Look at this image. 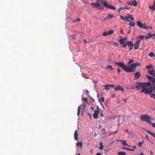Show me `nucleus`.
Instances as JSON below:
<instances>
[{
  "mask_svg": "<svg viewBox=\"0 0 155 155\" xmlns=\"http://www.w3.org/2000/svg\"><path fill=\"white\" fill-rule=\"evenodd\" d=\"M150 82L147 83L138 82L134 85L132 87V89H137V90H142L140 92V93H144L145 94H150L153 91L152 87Z\"/></svg>",
  "mask_w": 155,
  "mask_h": 155,
  "instance_id": "1",
  "label": "nucleus"
},
{
  "mask_svg": "<svg viewBox=\"0 0 155 155\" xmlns=\"http://www.w3.org/2000/svg\"><path fill=\"white\" fill-rule=\"evenodd\" d=\"M140 119L148 123L149 124H151V118L148 115L143 114L142 115L140 116Z\"/></svg>",
  "mask_w": 155,
  "mask_h": 155,
  "instance_id": "2",
  "label": "nucleus"
},
{
  "mask_svg": "<svg viewBox=\"0 0 155 155\" xmlns=\"http://www.w3.org/2000/svg\"><path fill=\"white\" fill-rule=\"evenodd\" d=\"M134 18L129 14H127V21L129 22V25L132 26H134L135 22L134 21Z\"/></svg>",
  "mask_w": 155,
  "mask_h": 155,
  "instance_id": "3",
  "label": "nucleus"
},
{
  "mask_svg": "<svg viewBox=\"0 0 155 155\" xmlns=\"http://www.w3.org/2000/svg\"><path fill=\"white\" fill-rule=\"evenodd\" d=\"M137 24L139 27L141 28L146 29L149 28L148 27L146 26V24H143L140 21H137Z\"/></svg>",
  "mask_w": 155,
  "mask_h": 155,
  "instance_id": "4",
  "label": "nucleus"
},
{
  "mask_svg": "<svg viewBox=\"0 0 155 155\" xmlns=\"http://www.w3.org/2000/svg\"><path fill=\"white\" fill-rule=\"evenodd\" d=\"M115 64L119 67L122 68L125 71H126V65H125L123 63L121 62H114Z\"/></svg>",
  "mask_w": 155,
  "mask_h": 155,
  "instance_id": "5",
  "label": "nucleus"
},
{
  "mask_svg": "<svg viewBox=\"0 0 155 155\" xmlns=\"http://www.w3.org/2000/svg\"><path fill=\"white\" fill-rule=\"evenodd\" d=\"M126 37H125L124 38L120 39L119 40V41L120 44L124 48L126 47Z\"/></svg>",
  "mask_w": 155,
  "mask_h": 155,
  "instance_id": "6",
  "label": "nucleus"
},
{
  "mask_svg": "<svg viewBox=\"0 0 155 155\" xmlns=\"http://www.w3.org/2000/svg\"><path fill=\"white\" fill-rule=\"evenodd\" d=\"M127 5H133L136 6L137 4V2L136 0L130 1L129 2H127Z\"/></svg>",
  "mask_w": 155,
  "mask_h": 155,
  "instance_id": "7",
  "label": "nucleus"
},
{
  "mask_svg": "<svg viewBox=\"0 0 155 155\" xmlns=\"http://www.w3.org/2000/svg\"><path fill=\"white\" fill-rule=\"evenodd\" d=\"M94 113L93 114V117L95 119H97L98 117V114L99 113V107L97 106V109L94 110Z\"/></svg>",
  "mask_w": 155,
  "mask_h": 155,
  "instance_id": "8",
  "label": "nucleus"
},
{
  "mask_svg": "<svg viewBox=\"0 0 155 155\" xmlns=\"http://www.w3.org/2000/svg\"><path fill=\"white\" fill-rule=\"evenodd\" d=\"M108 3L107 2H106V3L104 4V6L107 8H109L111 9L114 10L116 9V8L114 6L110 5H108Z\"/></svg>",
  "mask_w": 155,
  "mask_h": 155,
  "instance_id": "9",
  "label": "nucleus"
},
{
  "mask_svg": "<svg viewBox=\"0 0 155 155\" xmlns=\"http://www.w3.org/2000/svg\"><path fill=\"white\" fill-rule=\"evenodd\" d=\"M137 66H141V64L140 63L137 62L133 63L130 65H128V67H130L134 70L136 68Z\"/></svg>",
  "mask_w": 155,
  "mask_h": 155,
  "instance_id": "10",
  "label": "nucleus"
},
{
  "mask_svg": "<svg viewBox=\"0 0 155 155\" xmlns=\"http://www.w3.org/2000/svg\"><path fill=\"white\" fill-rule=\"evenodd\" d=\"M91 5L94 8L98 7V6H100V4L99 2H92L91 3Z\"/></svg>",
  "mask_w": 155,
  "mask_h": 155,
  "instance_id": "11",
  "label": "nucleus"
},
{
  "mask_svg": "<svg viewBox=\"0 0 155 155\" xmlns=\"http://www.w3.org/2000/svg\"><path fill=\"white\" fill-rule=\"evenodd\" d=\"M128 45V46L130 48L129 50L132 49L134 46V44L131 41H127V45Z\"/></svg>",
  "mask_w": 155,
  "mask_h": 155,
  "instance_id": "12",
  "label": "nucleus"
},
{
  "mask_svg": "<svg viewBox=\"0 0 155 155\" xmlns=\"http://www.w3.org/2000/svg\"><path fill=\"white\" fill-rule=\"evenodd\" d=\"M146 77L148 78V80L150 81L152 83L155 82V79L152 77L146 75Z\"/></svg>",
  "mask_w": 155,
  "mask_h": 155,
  "instance_id": "13",
  "label": "nucleus"
},
{
  "mask_svg": "<svg viewBox=\"0 0 155 155\" xmlns=\"http://www.w3.org/2000/svg\"><path fill=\"white\" fill-rule=\"evenodd\" d=\"M134 74L135 75L134 78L136 80L138 79L141 75L140 73L139 72H137Z\"/></svg>",
  "mask_w": 155,
  "mask_h": 155,
  "instance_id": "14",
  "label": "nucleus"
},
{
  "mask_svg": "<svg viewBox=\"0 0 155 155\" xmlns=\"http://www.w3.org/2000/svg\"><path fill=\"white\" fill-rule=\"evenodd\" d=\"M114 89L116 91L117 90H121L123 92H124V90L123 88L119 85H117L116 87L114 88Z\"/></svg>",
  "mask_w": 155,
  "mask_h": 155,
  "instance_id": "15",
  "label": "nucleus"
},
{
  "mask_svg": "<svg viewBox=\"0 0 155 155\" xmlns=\"http://www.w3.org/2000/svg\"><path fill=\"white\" fill-rule=\"evenodd\" d=\"M78 131L77 130H76L75 131L74 134V139L76 141H78Z\"/></svg>",
  "mask_w": 155,
  "mask_h": 155,
  "instance_id": "16",
  "label": "nucleus"
},
{
  "mask_svg": "<svg viewBox=\"0 0 155 155\" xmlns=\"http://www.w3.org/2000/svg\"><path fill=\"white\" fill-rule=\"evenodd\" d=\"M148 72L150 74L155 77V71L154 69H152L151 70H149Z\"/></svg>",
  "mask_w": 155,
  "mask_h": 155,
  "instance_id": "17",
  "label": "nucleus"
},
{
  "mask_svg": "<svg viewBox=\"0 0 155 155\" xmlns=\"http://www.w3.org/2000/svg\"><path fill=\"white\" fill-rule=\"evenodd\" d=\"M149 8L152 10H155V1H154V3H153V5L151 6V5H150L149 6Z\"/></svg>",
  "mask_w": 155,
  "mask_h": 155,
  "instance_id": "18",
  "label": "nucleus"
},
{
  "mask_svg": "<svg viewBox=\"0 0 155 155\" xmlns=\"http://www.w3.org/2000/svg\"><path fill=\"white\" fill-rule=\"evenodd\" d=\"M139 43L137 42H136L134 44V48L135 49H138L139 48Z\"/></svg>",
  "mask_w": 155,
  "mask_h": 155,
  "instance_id": "19",
  "label": "nucleus"
},
{
  "mask_svg": "<svg viewBox=\"0 0 155 155\" xmlns=\"http://www.w3.org/2000/svg\"><path fill=\"white\" fill-rule=\"evenodd\" d=\"M134 71V70L131 68H129L127 67V72H133Z\"/></svg>",
  "mask_w": 155,
  "mask_h": 155,
  "instance_id": "20",
  "label": "nucleus"
},
{
  "mask_svg": "<svg viewBox=\"0 0 155 155\" xmlns=\"http://www.w3.org/2000/svg\"><path fill=\"white\" fill-rule=\"evenodd\" d=\"M106 69L107 70L110 69L109 71L111 70L112 71L114 69V68H113L112 66L108 65L106 68Z\"/></svg>",
  "mask_w": 155,
  "mask_h": 155,
  "instance_id": "21",
  "label": "nucleus"
},
{
  "mask_svg": "<svg viewBox=\"0 0 155 155\" xmlns=\"http://www.w3.org/2000/svg\"><path fill=\"white\" fill-rule=\"evenodd\" d=\"M146 131L147 133H148L149 134H150L154 138H155V133L152 132H150V131L148 130H146Z\"/></svg>",
  "mask_w": 155,
  "mask_h": 155,
  "instance_id": "22",
  "label": "nucleus"
},
{
  "mask_svg": "<svg viewBox=\"0 0 155 155\" xmlns=\"http://www.w3.org/2000/svg\"><path fill=\"white\" fill-rule=\"evenodd\" d=\"M82 144L83 143L82 142H78L77 144V146L78 147H81V148H82Z\"/></svg>",
  "mask_w": 155,
  "mask_h": 155,
  "instance_id": "23",
  "label": "nucleus"
},
{
  "mask_svg": "<svg viewBox=\"0 0 155 155\" xmlns=\"http://www.w3.org/2000/svg\"><path fill=\"white\" fill-rule=\"evenodd\" d=\"M81 109V106H79L78 107L77 112V115L78 116H79L80 115Z\"/></svg>",
  "mask_w": 155,
  "mask_h": 155,
  "instance_id": "24",
  "label": "nucleus"
},
{
  "mask_svg": "<svg viewBox=\"0 0 155 155\" xmlns=\"http://www.w3.org/2000/svg\"><path fill=\"white\" fill-rule=\"evenodd\" d=\"M114 17V16L113 15L109 14L107 16V18L108 19H110L112 18L113 17Z\"/></svg>",
  "mask_w": 155,
  "mask_h": 155,
  "instance_id": "25",
  "label": "nucleus"
},
{
  "mask_svg": "<svg viewBox=\"0 0 155 155\" xmlns=\"http://www.w3.org/2000/svg\"><path fill=\"white\" fill-rule=\"evenodd\" d=\"M117 154L118 155H126V153L125 152H120L118 153Z\"/></svg>",
  "mask_w": 155,
  "mask_h": 155,
  "instance_id": "26",
  "label": "nucleus"
},
{
  "mask_svg": "<svg viewBox=\"0 0 155 155\" xmlns=\"http://www.w3.org/2000/svg\"><path fill=\"white\" fill-rule=\"evenodd\" d=\"M153 66L152 65V64H150L148 66H146L145 68L146 69H149L150 68H153Z\"/></svg>",
  "mask_w": 155,
  "mask_h": 155,
  "instance_id": "27",
  "label": "nucleus"
},
{
  "mask_svg": "<svg viewBox=\"0 0 155 155\" xmlns=\"http://www.w3.org/2000/svg\"><path fill=\"white\" fill-rule=\"evenodd\" d=\"M144 35H139L137 38V39H140L142 40L143 39V38L144 37Z\"/></svg>",
  "mask_w": 155,
  "mask_h": 155,
  "instance_id": "28",
  "label": "nucleus"
},
{
  "mask_svg": "<svg viewBox=\"0 0 155 155\" xmlns=\"http://www.w3.org/2000/svg\"><path fill=\"white\" fill-rule=\"evenodd\" d=\"M107 35H110L108 31H105L103 33V35L104 36H106Z\"/></svg>",
  "mask_w": 155,
  "mask_h": 155,
  "instance_id": "29",
  "label": "nucleus"
},
{
  "mask_svg": "<svg viewBox=\"0 0 155 155\" xmlns=\"http://www.w3.org/2000/svg\"><path fill=\"white\" fill-rule=\"evenodd\" d=\"M99 144L100 145H101V146L99 147V148L100 150L102 149L104 147V146L103 145V143H99Z\"/></svg>",
  "mask_w": 155,
  "mask_h": 155,
  "instance_id": "30",
  "label": "nucleus"
},
{
  "mask_svg": "<svg viewBox=\"0 0 155 155\" xmlns=\"http://www.w3.org/2000/svg\"><path fill=\"white\" fill-rule=\"evenodd\" d=\"M98 2H100L101 3L103 4L104 5V3H106V2H105L104 0H97Z\"/></svg>",
  "mask_w": 155,
  "mask_h": 155,
  "instance_id": "31",
  "label": "nucleus"
},
{
  "mask_svg": "<svg viewBox=\"0 0 155 155\" xmlns=\"http://www.w3.org/2000/svg\"><path fill=\"white\" fill-rule=\"evenodd\" d=\"M98 8L97 9L98 10H102V9H104L103 7L102 6H101V5H100V6H98Z\"/></svg>",
  "mask_w": 155,
  "mask_h": 155,
  "instance_id": "32",
  "label": "nucleus"
},
{
  "mask_svg": "<svg viewBox=\"0 0 155 155\" xmlns=\"http://www.w3.org/2000/svg\"><path fill=\"white\" fill-rule=\"evenodd\" d=\"M148 55L150 56V57H152L153 56H154V54L153 53V52H151L149 54H148Z\"/></svg>",
  "mask_w": 155,
  "mask_h": 155,
  "instance_id": "33",
  "label": "nucleus"
},
{
  "mask_svg": "<svg viewBox=\"0 0 155 155\" xmlns=\"http://www.w3.org/2000/svg\"><path fill=\"white\" fill-rule=\"evenodd\" d=\"M100 101L101 102H104L105 101V98L104 97H102L101 99H100Z\"/></svg>",
  "mask_w": 155,
  "mask_h": 155,
  "instance_id": "34",
  "label": "nucleus"
},
{
  "mask_svg": "<svg viewBox=\"0 0 155 155\" xmlns=\"http://www.w3.org/2000/svg\"><path fill=\"white\" fill-rule=\"evenodd\" d=\"M118 131H115L114 132H111V133H110L109 134V136H110L114 134H115V133H117Z\"/></svg>",
  "mask_w": 155,
  "mask_h": 155,
  "instance_id": "35",
  "label": "nucleus"
},
{
  "mask_svg": "<svg viewBox=\"0 0 155 155\" xmlns=\"http://www.w3.org/2000/svg\"><path fill=\"white\" fill-rule=\"evenodd\" d=\"M144 142V141H142V142H140L139 143L138 145L140 147L143 144V143Z\"/></svg>",
  "mask_w": 155,
  "mask_h": 155,
  "instance_id": "36",
  "label": "nucleus"
},
{
  "mask_svg": "<svg viewBox=\"0 0 155 155\" xmlns=\"http://www.w3.org/2000/svg\"><path fill=\"white\" fill-rule=\"evenodd\" d=\"M81 20V19L80 18H78L76 19H75V20H74L73 21L74 22H76L78 21H79Z\"/></svg>",
  "mask_w": 155,
  "mask_h": 155,
  "instance_id": "37",
  "label": "nucleus"
},
{
  "mask_svg": "<svg viewBox=\"0 0 155 155\" xmlns=\"http://www.w3.org/2000/svg\"><path fill=\"white\" fill-rule=\"evenodd\" d=\"M120 17L123 20L126 21V17H124L122 15H120Z\"/></svg>",
  "mask_w": 155,
  "mask_h": 155,
  "instance_id": "38",
  "label": "nucleus"
},
{
  "mask_svg": "<svg viewBox=\"0 0 155 155\" xmlns=\"http://www.w3.org/2000/svg\"><path fill=\"white\" fill-rule=\"evenodd\" d=\"M134 61V60H131L130 59H129V61L128 62V64H130V63H133Z\"/></svg>",
  "mask_w": 155,
  "mask_h": 155,
  "instance_id": "39",
  "label": "nucleus"
},
{
  "mask_svg": "<svg viewBox=\"0 0 155 155\" xmlns=\"http://www.w3.org/2000/svg\"><path fill=\"white\" fill-rule=\"evenodd\" d=\"M82 99L86 103H87V98L83 97L82 98Z\"/></svg>",
  "mask_w": 155,
  "mask_h": 155,
  "instance_id": "40",
  "label": "nucleus"
},
{
  "mask_svg": "<svg viewBox=\"0 0 155 155\" xmlns=\"http://www.w3.org/2000/svg\"><path fill=\"white\" fill-rule=\"evenodd\" d=\"M152 36H154L153 34H152L150 33H149L148 34V37H150V38Z\"/></svg>",
  "mask_w": 155,
  "mask_h": 155,
  "instance_id": "41",
  "label": "nucleus"
},
{
  "mask_svg": "<svg viewBox=\"0 0 155 155\" xmlns=\"http://www.w3.org/2000/svg\"><path fill=\"white\" fill-rule=\"evenodd\" d=\"M102 134H106V130H105V128H104L102 130Z\"/></svg>",
  "mask_w": 155,
  "mask_h": 155,
  "instance_id": "42",
  "label": "nucleus"
},
{
  "mask_svg": "<svg viewBox=\"0 0 155 155\" xmlns=\"http://www.w3.org/2000/svg\"><path fill=\"white\" fill-rule=\"evenodd\" d=\"M75 36L74 35H70L69 37H71L72 39H76V38H75Z\"/></svg>",
  "mask_w": 155,
  "mask_h": 155,
  "instance_id": "43",
  "label": "nucleus"
},
{
  "mask_svg": "<svg viewBox=\"0 0 155 155\" xmlns=\"http://www.w3.org/2000/svg\"><path fill=\"white\" fill-rule=\"evenodd\" d=\"M122 142V143L124 145H126V140H122V141L121 142Z\"/></svg>",
  "mask_w": 155,
  "mask_h": 155,
  "instance_id": "44",
  "label": "nucleus"
},
{
  "mask_svg": "<svg viewBox=\"0 0 155 155\" xmlns=\"http://www.w3.org/2000/svg\"><path fill=\"white\" fill-rule=\"evenodd\" d=\"M127 150H128L130 151H134V149H132L130 148H128L127 147Z\"/></svg>",
  "mask_w": 155,
  "mask_h": 155,
  "instance_id": "45",
  "label": "nucleus"
},
{
  "mask_svg": "<svg viewBox=\"0 0 155 155\" xmlns=\"http://www.w3.org/2000/svg\"><path fill=\"white\" fill-rule=\"evenodd\" d=\"M108 33L109 34V35H110L113 34L114 32V31L113 30H110L109 31H108Z\"/></svg>",
  "mask_w": 155,
  "mask_h": 155,
  "instance_id": "46",
  "label": "nucleus"
},
{
  "mask_svg": "<svg viewBox=\"0 0 155 155\" xmlns=\"http://www.w3.org/2000/svg\"><path fill=\"white\" fill-rule=\"evenodd\" d=\"M150 97L155 99V94H151Z\"/></svg>",
  "mask_w": 155,
  "mask_h": 155,
  "instance_id": "47",
  "label": "nucleus"
},
{
  "mask_svg": "<svg viewBox=\"0 0 155 155\" xmlns=\"http://www.w3.org/2000/svg\"><path fill=\"white\" fill-rule=\"evenodd\" d=\"M144 37L145 38V39H148L149 38H150V37H148V36H145V35H144Z\"/></svg>",
  "mask_w": 155,
  "mask_h": 155,
  "instance_id": "48",
  "label": "nucleus"
},
{
  "mask_svg": "<svg viewBox=\"0 0 155 155\" xmlns=\"http://www.w3.org/2000/svg\"><path fill=\"white\" fill-rule=\"evenodd\" d=\"M107 86H108V87H114V86L113 84H110V85L107 84Z\"/></svg>",
  "mask_w": 155,
  "mask_h": 155,
  "instance_id": "49",
  "label": "nucleus"
},
{
  "mask_svg": "<svg viewBox=\"0 0 155 155\" xmlns=\"http://www.w3.org/2000/svg\"><path fill=\"white\" fill-rule=\"evenodd\" d=\"M104 86L105 87V89L107 90H108L109 89V88L108 86H107V85H105Z\"/></svg>",
  "mask_w": 155,
  "mask_h": 155,
  "instance_id": "50",
  "label": "nucleus"
},
{
  "mask_svg": "<svg viewBox=\"0 0 155 155\" xmlns=\"http://www.w3.org/2000/svg\"><path fill=\"white\" fill-rule=\"evenodd\" d=\"M120 33L122 34H123L124 31H123V29H120Z\"/></svg>",
  "mask_w": 155,
  "mask_h": 155,
  "instance_id": "51",
  "label": "nucleus"
},
{
  "mask_svg": "<svg viewBox=\"0 0 155 155\" xmlns=\"http://www.w3.org/2000/svg\"><path fill=\"white\" fill-rule=\"evenodd\" d=\"M151 124H152V127H155V123H151Z\"/></svg>",
  "mask_w": 155,
  "mask_h": 155,
  "instance_id": "52",
  "label": "nucleus"
},
{
  "mask_svg": "<svg viewBox=\"0 0 155 155\" xmlns=\"http://www.w3.org/2000/svg\"><path fill=\"white\" fill-rule=\"evenodd\" d=\"M128 7L127 6V9H129V8H130L131 7V5H128Z\"/></svg>",
  "mask_w": 155,
  "mask_h": 155,
  "instance_id": "53",
  "label": "nucleus"
},
{
  "mask_svg": "<svg viewBox=\"0 0 155 155\" xmlns=\"http://www.w3.org/2000/svg\"><path fill=\"white\" fill-rule=\"evenodd\" d=\"M121 71V69L120 68H118L117 69V72L119 73Z\"/></svg>",
  "mask_w": 155,
  "mask_h": 155,
  "instance_id": "54",
  "label": "nucleus"
},
{
  "mask_svg": "<svg viewBox=\"0 0 155 155\" xmlns=\"http://www.w3.org/2000/svg\"><path fill=\"white\" fill-rule=\"evenodd\" d=\"M145 138L147 139V140H149V139L148 138V137L147 135H146L145 136Z\"/></svg>",
  "mask_w": 155,
  "mask_h": 155,
  "instance_id": "55",
  "label": "nucleus"
},
{
  "mask_svg": "<svg viewBox=\"0 0 155 155\" xmlns=\"http://www.w3.org/2000/svg\"><path fill=\"white\" fill-rule=\"evenodd\" d=\"M115 141H116L117 142H122V140H115Z\"/></svg>",
  "mask_w": 155,
  "mask_h": 155,
  "instance_id": "56",
  "label": "nucleus"
},
{
  "mask_svg": "<svg viewBox=\"0 0 155 155\" xmlns=\"http://www.w3.org/2000/svg\"><path fill=\"white\" fill-rule=\"evenodd\" d=\"M140 41H141V40H137L136 42H137L138 43H139V44H140Z\"/></svg>",
  "mask_w": 155,
  "mask_h": 155,
  "instance_id": "57",
  "label": "nucleus"
},
{
  "mask_svg": "<svg viewBox=\"0 0 155 155\" xmlns=\"http://www.w3.org/2000/svg\"><path fill=\"white\" fill-rule=\"evenodd\" d=\"M86 94H89V91H88L87 90H86Z\"/></svg>",
  "mask_w": 155,
  "mask_h": 155,
  "instance_id": "58",
  "label": "nucleus"
},
{
  "mask_svg": "<svg viewBox=\"0 0 155 155\" xmlns=\"http://www.w3.org/2000/svg\"><path fill=\"white\" fill-rule=\"evenodd\" d=\"M150 155H153V153L152 151H150Z\"/></svg>",
  "mask_w": 155,
  "mask_h": 155,
  "instance_id": "59",
  "label": "nucleus"
},
{
  "mask_svg": "<svg viewBox=\"0 0 155 155\" xmlns=\"http://www.w3.org/2000/svg\"><path fill=\"white\" fill-rule=\"evenodd\" d=\"M96 155H101V154L100 153H98L96 154Z\"/></svg>",
  "mask_w": 155,
  "mask_h": 155,
  "instance_id": "60",
  "label": "nucleus"
},
{
  "mask_svg": "<svg viewBox=\"0 0 155 155\" xmlns=\"http://www.w3.org/2000/svg\"><path fill=\"white\" fill-rule=\"evenodd\" d=\"M153 89H154L155 88H154V86H155V84H154V83H153Z\"/></svg>",
  "mask_w": 155,
  "mask_h": 155,
  "instance_id": "61",
  "label": "nucleus"
},
{
  "mask_svg": "<svg viewBox=\"0 0 155 155\" xmlns=\"http://www.w3.org/2000/svg\"><path fill=\"white\" fill-rule=\"evenodd\" d=\"M88 115L90 117L91 116V114L89 113H88Z\"/></svg>",
  "mask_w": 155,
  "mask_h": 155,
  "instance_id": "62",
  "label": "nucleus"
},
{
  "mask_svg": "<svg viewBox=\"0 0 155 155\" xmlns=\"http://www.w3.org/2000/svg\"><path fill=\"white\" fill-rule=\"evenodd\" d=\"M143 152H141V153H140V155H143Z\"/></svg>",
  "mask_w": 155,
  "mask_h": 155,
  "instance_id": "63",
  "label": "nucleus"
},
{
  "mask_svg": "<svg viewBox=\"0 0 155 155\" xmlns=\"http://www.w3.org/2000/svg\"><path fill=\"white\" fill-rule=\"evenodd\" d=\"M107 19H108V18H107V17L106 18H105L104 19V21H105V20H107Z\"/></svg>",
  "mask_w": 155,
  "mask_h": 155,
  "instance_id": "64",
  "label": "nucleus"
}]
</instances>
